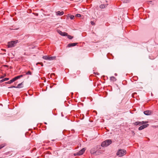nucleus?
Masks as SVG:
<instances>
[{
  "instance_id": "obj_21",
  "label": "nucleus",
  "mask_w": 158,
  "mask_h": 158,
  "mask_svg": "<svg viewBox=\"0 0 158 158\" xmlns=\"http://www.w3.org/2000/svg\"><path fill=\"white\" fill-rule=\"evenodd\" d=\"M6 145L5 143L2 144L0 145V149L4 147Z\"/></svg>"
},
{
  "instance_id": "obj_29",
  "label": "nucleus",
  "mask_w": 158,
  "mask_h": 158,
  "mask_svg": "<svg viewBox=\"0 0 158 158\" xmlns=\"http://www.w3.org/2000/svg\"><path fill=\"white\" fill-rule=\"evenodd\" d=\"M91 24L93 25H94V23L93 22V21H91Z\"/></svg>"
},
{
  "instance_id": "obj_1",
  "label": "nucleus",
  "mask_w": 158,
  "mask_h": 158,
  "mask_svg": "<svg viewBox=\"0 0 158 158\" xmlns=\"http://www.w3.org/2000/svg\"><path fill=\"white\" fill-rule=\"evenodd\" d=\"M112 143V141L111 139H107L102 142L101 145L102 147H106L111 144Z\"/></svg>"
},
{
  "instance_id": "obj_15",
  "label": "nucleus",
  "mask_w": 158,
  "mask_h": 158,
  "mask_svg": "<svg viewBox=\"0 0 158 158\" xmlns=\"http://www.w3.org/2000/svg\"><path fill=\"white\" fill-rule=\"evenodd\" d=\"M107 5H108V4H102L99 7L100 8H101V9H103V8H105L106 7Z\"/></svg>"
},
{
  "instance_id": "obj_31",
  "label": "nucleus",
  "mask_w": 158,
  "mask_h": 158,
  "mask_svg": "<svg viewBox=\"0 0 158 158\" xmlns=\"http://www.w3.org/2000/svg\"><path fill=\"white\" fill-rule=\"evenodd\" d=\"M14 78V79L15 81H16L17 80L16 77Z\"/></svg>"
},
{
  "instance_id": "obj_27",
  "label": "nucleus",
  "mask_w": 158,
  "mask_h": 158,
  "mask_svg": "<svg viewBox=\"0 0 158 158\" xmlns=\"http://www.w3.org/2000/svg\"><path fill=\"white\" fill-rule=\"evenodd\" d=\"M16 88V87L15 86H12L10 87H9V88Z\"/></svg>"
},
{
  "instance_id": "obj_13",
  "label": "nucleus",
  "mask_w": 158,
  "mask_h": 158,
  "mask_svg": "<svg viewBox=\"0 0 158 158\" xmlns=\"http://www.w3.org/2000/svg\"><path fill=\"white\" fill-rule=\"evenodd\" d=\"M96 151L95 148H92L90 150V152L91 154L94 155Z\"/></svg>"
},
{
  "instance_id": "obj_2",
  "label": "nucleus",
  "mask_w": 158,
  "mask_h": 158,
  "mask_svg": "<svg viewBox=\"0 0 158 158\" xmlns=\"http://www.w3.org/2000/svg\"><path fill=\"white\" fill-rule=\"evenodd\" d=\"M126 154V151L124 149H120L116 153L117 156H122Z\"/></svg>"
},
{
  "instance_id": "obj_17",
  "label": "nucleus",
  "mask_w": 158,
  "mask_h": 158,
  "mask_svg": "<svg viewBox=\"0 0 158 158\" xmlns=\"http://www.w3.org/2000/svg\"><path fill=\"white\" fill-rule=\"evenodd\" d=\"M69 17H70V19H73L75 18V17H74V16L73 15H71V16H69V15H67V18H68Z\"/></svg>"
},
{
  "instance_id": "obj_9",
  "label": "nucleus",
  "mask_w": 158,
  "mask_h": 158,
  "mask_svg": "<svg viewBox=\"0 0 158 158\" xmlns=\"http://www.w3.org/2000/svg\"><path fill=\"white\" fill-rule=\"evenodd\" d=\"M58 32L61 35L63 36H67V35H68V34L67 33L65 32H63L60 31H58Z\"/></svg>"
},
{
  "instance_id": "obj_11",
  "label": "nucleus",
  "mask_w": 158,
  "mask_h": 158,
  "mask_svg": "<svg viewBox=\"0 0 158 158\" xmlns=\"http://www.w3.org/2000/svg\"><path fill=\"white\" fill-rule=\"evenodd\" d=\"M143 113L146 115H149L151 114V111L148 110L144 111Z\"/></svg>"
},
{
  "instance_id": "obj_10",
  "label": "nucleus",
  "mask_w": 158,
  "mask_h": 158,
  "mask_svg": "<svg viewBox=\"0 0 158 158\" xmlns=\"http://www.w3.org/2000/svg\"><path fill=\"white\" fill-rule=\"evenodd\" d=\"M77 44V43H70L68 45V47H71L74 46L76 45Z\"/></svg>"
},
{
  "instance_id": "obj_3",
  "label": "nucleus",
  "mask_w": 158,
  "mask_h": 158,
  "mask_svg": "<svg viewBox=\"0 0 158 158\" xmlns=\"http://www.w3.org/2000/svg\"><path fill=\"white\" fill-rule=\"evenodd\" d=\"M18 42V40L12 41L8 42L7 45L8 48H12L15 46L16 44Z\"/></svg>"
},
{
  "instance_id": "obj_19",
  "label": "nucleus",
  "mask_w": 158,
  "mask_h": 158,
  "mask_svg": "<svg viewBox=\"0 0 158 158\" xmlns=\"http://www.w3.org/2000/svg\"><path fill=\"white\" fill-rule=\"evenodd\" d=\"M66 36H67L68 38L70 40L72 39L73 37V36H72L70 35H68V34Z\"/></svg>"
},
{
  "instance_id": "obj_37",
  "label": "nucleus",
  "mask_w": 158,
  "mask_h": 158,
  "mask_svg": "<svg viewBox=\"0 0 158 158\" xmlns=\"http://www.w3.org/2000/svg\"><path fill=\"white\" fill-rule=\"evenodd\" d=\"M45 124H47V123L46 122L44 123Z\"/></svg>"
},
{
  "instance_id": "obj_20",
  "label": "nucleus",
  "mask_w": 158,
  "mask_h": 158,
  "mask_svg": "<svg viewBox=\"0 0 158 158\" xmlns=\"http://www.w3.org/2000/svg\"><path fill=\"white\" fill-rule=\"evenodd\" d=\"M122 2L124 3H127L129 2V0H122Z\"/></svg>"
},
{
  "instance_id": "obj_12",
  "label": "nucleus",
  "mask_w": 158,
  "mask_h": 158,
  "mask_svg": "<svg viewBox=\"0 0 158 158\" xmlns=\"http://www.w3.org/2000/svg\"><path fill=\"white\" fill-rule=\"evenodd\" d=\"M64 14V12L63 11L61 12H60V11H58L56 12V15H63Z\"/></svg>"
},
{
  "instance_id": "obj_24",
  "label": "nucleus",
  "mask_w": 158,
  "mask_h": 158,
  "mask_svg": "<svg viewBox=\"0 0 158 158\" xmlns=\"http://www.w3.org/2000/svg\"><path fill=\"white\" fill-rule=\"evenodd\" d=\"M12 82H12V81L11 80L10 81L7 82H6V84H11Z\"/></svg>"
},
{
  "instance_id": "obj_23",
  "label": "nucleus",
  "mask_w": 158,
  "mask_h": 158,
  "mask_svg": "<svg viewBox=\"0 0 158 158\" xmlns=\"http://www.w3.org/2000/svg\"><path fill=\"white\" fill-rule=\"evenodd\" d=\"M31 73L30 71H28L26 73V74L27 75H31Z\"/></svg>"
},
{
  "instance_id": "obj_16",
  "label": "nucleus",
  "mask_w": 158,
  "mask_h": 158,
  "mask_svg": "<svg viewBox=\"0 0 158 158\" xmlns=\"http://www.w3.org/2000/svg\"><path fill=\"white\" fill-rule=\"evenodd\" d=\"M110 80L111 81H112L113 82L115 81H116L117 80L116 78L113 76L110 77Z\"/></svg>"
},
{
  "instance_id": "obj_14",
  "label": "nucleus",
  "mask_w": 158,
  "mask_h": 158,
  "mask_svg": "<svg viewBox=\"0 0 158 158\" xmlns=\"http://www.w3.org/2000/svg\"><path fill=\"white\" fill-rule=\"evenodd\" d=\"M16 87V88H22L23 87V82L19 84Z\"/></svg>"
},
{
  "instance_id": "obj_5",
  "label": "nucleus",
  "mask_w": 158,
  "mask_h": 158,
  "mask_svg": "<svg viewBox=\"0 0 158 158\" xmlns=\"http://www.w3.org/2000/svg\"><path fill=\"white\" fill-rule=\"evenodd\" d=\"M148 121H142V122H136L134 123H133V124L135 125H143L144 124H145L147 123H148Z\"/></svg>"
},
{
  "instance_id": "obj_26",
  "label": "nucleus",
  "mask_w": 158,
  "mask_h": 158,
  "mask_svg": "<svg viewBox=\"0 0 158 158\" xmlns=\"http://www.w3.org/2000/svg\"><path fill=\"white\" fill-rule=\"evenodd\" d=\"M133 79L134 80H136V79H138V78L137 77H133Z\"/></svg>"
},
{
  "instance_id": "obj_38",
  "label": "nucleus",
  "mask_w": 158,
  "mask_h": 158,
  "mask_svg": "<svg viewBox=\"0 0 158 158\" xmlns=\"http://www.w3.org/2000/svg\"><path fill=\"white\" fill-rule=\"evenodd\" d=\"M3 77H1V78H3Z\"/></svg>"
},
{
  "instance_id": "obj_22",
  "label": "nucleus",
  "mask_w": 158,
  "mask_h": 158,
  "mask_svg": "<svg viewBox=\"0 0 158 158\" xmlns=\"http://www.w3.org/2000/svg\"><path fill=\"white\" fill-rule=\"evenodd\" d=\"M23 76V75H19L18 76H17L16 77V78L17 79H17L20 78L22 77Z\"/></svg>"
},
{
  "instance_id": "obj_36",
  "label": "nucleus",
  "mask_w": 158,
  "mask_h": 158,
  "mask_svg": "<svg viewBox=\"0 0 158 158\" xmlns=\"http://www.w3.org/2000/svg\"><path fill=\"white\" fill-rule=\"evenodd\" d=\"M3 50L4 51H6V49H3Z\"/></svg>"
},
{
  "instance_id": "obj_32",
  "label": "nucleus",
  "mask_w": 158,
  "mask_h": 158,
  "mask_svg": "<svg viewBox=\"0 0 158 158\" xmlns=\"http://www.w3.org/2000/svg\"><path fill=\"white\" fill-rule=\"evenodd\" d=\"M132 132L133 133V135H134L135 134V133L134 131H132Z\"/></svg>"
},
{
  "instance_id": "obj_35",
  "label": "nucleus",
  "mask_w": 158,
  "mask_h": 158,
  "mask_svg": "<svg viewBox=\"0 0 158 158\" xmlns=\"http://www.w3.org/2000/svg\"><path fill=\"white\" fill-rule=\"evenodd\" d=\"M136 94V93H134L133 94H132V96L133 95H134V94Z\"/></svg>"
},
{
  "instance_id": "obj_30",
  "label": "nucleus",
  "mask_w": 158,
  "mask_h": 158,
  "mask_svg": "<svg viewBox=\"0 0 158 158\" xmlns=\"http://www.w3.org/2000/svg\"><path fill=\"white\" fill-rule=\"evenodd\" d=\"M11 81H12V82H13L15 81V80L13 78L11 80Z\"/></svg>"
},
{
  "instance_id": "obj_6",
  "label": "nucleus",
  "mask_w": 158,
  "mask_h": 158,
  "mask_svg": "<svg viewBox=\"0 0 158 158\" xmlns=\"http://www.w3.org/2000/svg\"><path fill=\"white\" fill-rule=\"evenodd\" d=\"M85 150L86 148H83L80 151L77 152L76 154V155H75L80 156L82 155L83 154V153L85 152Z\"/></svg>"
},
{
  "instance_id": "obj_8",
  "label": "nucleus",
  "mask_w": 158,
  "mask_h": 158,
  "mask_svg": "<svg viewBox=\"0 0 158 158\" xmlns=\"http://www.w3.org/2000/svg\"><path fill=\"white\" fill-rule=\"evenodd\" d=\"M148 126H149V124H144V125L141 126H140L139 128V129H138L139 130H142V129H143L145 128L148 127Z\"/></svg>"
},
{
  "instance_id": "obj_28",
  "label": "nucleus",
  "mask_w": 158,
  "mask_h": 158,
  "mask_svg": "<svg viewBox=\"0 0 158 158\" xmlns=\"http://www.w3.org/2000/svg\"><path fill=\"white\" fill-rule=\"evenodd\" d=\"M38 64H41V66H43V64L42 63H37V65Z\"/></svg>"
},
{
  "instance_id": "obj_25",
  "label": "nucleus",
  "mask_w": 158,
  "mask_h": 158,
  "mask_svg": "<svg viewBox=\"0 0 158 158\" xmlns=\"http://www.w3.org/2000/svg\"><path fill=\"white\" fill-rule=\"evenodd\" d=\"M76 16L77 17H81V15L80 14H77L76 15Z\"/></svg>"
},
{
  "instance_id": "obj_33",
  "label": "nucleus",
  "mask_w": 158,
  "mask_h": 158,
  "mask_svg": "<svg viewBox=\"0 0 158 158\" xmlns=\"http://www.w3.org/2000/svg\"><path fill=\"white\" fill-rule=\"evenodd\" d=\"M55 75V74L54 73H52L51 74V75L52 76V75Z\"/></svg>"
},
{
  "instance_id": "obj_34",
  "label": "nucleus",
  "mask_w": 158,
  "mask_h": 158,
  "mask_svg": "<svg viewBox=\"0 0 158 158\" xmlns=\"http://www.w3.org/2000/svg\"><path fill=\"white\" fill-rule=\"evenodd\" d=\"M114 75H115V76H117V73H115L114 74Z\"/></svg>"
},
{
  "instance_id": "obj_18",
  "label": "nucleus",
  "mask_w": 158,
  "mask_h": 158,
  "mask_svg": "<svg viewBox=\"0 0 158 158\" xmlns=\"http://www.w3.org/2000/svg\"><path fill=\"white\" fill-rule=\"evenodd\" d=\"M9 79V78H5L0 81V82H2L8 80Z\"/></svg>"
},
{
  "instance_id": "obj_7",
  "label": "nucleus",
  "mask_w": 158,
  "mask_h": 158,
  "mask_svg": "<svg viewBox=\"0 0 158 158\" xmlns=\"http://www.w3.org/2000/svg\"><path fill=\"white\" fill-rule=\"evenodd\" d=\"M100 149L101 148H100V149H98L95 151V152L94 154L95 155H98L103 153V151L102 150H101Z\"/></svg>"
},
{
  "instance_id": "obj_4",
  "label": "nucleus",
  "mask_w": 158,
  "mask_h": 158,
  "mask_svg": "<svg viewBox=\"0 0 158 158\" xmlns=\"http://www.w3.org/2000/svg\"><path fill=\"white\" fill-rule=\"evenodd\" d=\"M56 56H43L44 59L48 60H53L56 59Z\"/></svg>"
}]
</instances>
